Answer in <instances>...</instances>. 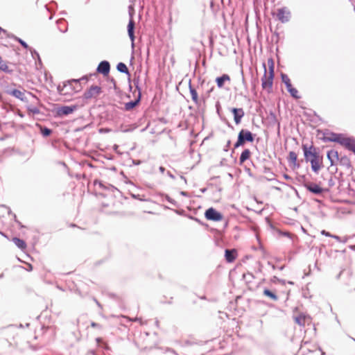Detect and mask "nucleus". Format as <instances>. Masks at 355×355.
Wrapping results in <instances>:
<instances>
[{
    "instance_id": "b1692460",
    "label": "nucleus",
    "mask_w": 355,
    "mask_h": 355,
    "mask_svg": "<svg viewBox=\"0 0 355 355\" xmlns=\"http://www.w3.org/2000/svg\"><path fill=\"white\" fill-rule=\"evenodd\" d=\"M349 139V138L344 137L342 135H338L336 142L340 144L342 146L345 147V144L348 142Z\"/></svg>"
},
{
    "instance_id": "5701e85b",
    "label": "nucleus",
    "mask_w": 355,
    "mask_h": 355,
    "mask_svg": "<svg viewBox=\"0 0 355 355\" xmlns=\"http://www.w3.org/2000/svg\"><path fill=\"white\" fill-rule=\"evenodd\" d=\"M306 318L303 315H300L298 316L295 317V321L300 326H304L305 324Z\"/></svg>"
},
{
    "instance_id": "5fc2aeb1",
    "label": "nucleus",
    "mask_w": 355,
    "mask_h": 355,
    "mask_svg": "<svg viewBox=\"0 0 355 355\" xmlns=\"http://www.w3.org/2000/svg\"><path fill=\"white\" fill-rule=\"evenodd\" d=\"M331 153H332V151H329V152H328V153H327V156L331 155Z\"/></svg>"
},
{
    "instance_id": "bf43d9fd",
    "label": "nucleus",
    "mask_w": 355,
    "mask_h": 355,
    "mask_svg": "<svg viewBox=\"0 0 355 355\" xmlns=\"http://www.w3.org/2000/svg\"><path fill=\"white\" fill-rule=\"evenodd\" d=\"M23 245H24V248H26V243H25V242H24V243H23Z\"/></svg>"
},
{
    "instance_id": "09e8293b",
    "label": "nucleus",
    "mask_w": 355,
    "mask_h": 355,
    "mask_svg": "<svg viewBox=\"0 0 355 355\" xmlns=\"http://www.w3.org/2000/svg\"><path fill=\"white\" fill-rule=\"evenodd\" d=\"M94 301H95V302L96 303V304H97L99 307H101V304L98 302V300H97L94 299Z\"/></svg>"
},
{
    "instance_id": "393cba45",
    "label": "nucleus",
    "mask_w": 355,
    "mask_h": 355,
    "mask_svg": "<svg viewBox=\"0 0 355 355\" xmlns=\"http://www.w3.org/2000/svg\"><path fill=\"white\" fill-rule=\"evenodd\" d=\"M291 96H293L295 99H298L300 98V96L299 95V92L297 89L293 87V89H290L288 91Z\"/></svg>"
},
{
    "instance_id": "a211bd4d",
    "label": "nucleus",
    "mask_w": 355,
    "mask_h": 355,
    "mask_svg": "<svg viewBox=\"0 0 355 355\" xmlns=\"http://www.w3.org/2000/svg\"><path fill=\"white\" fill-rule=\"evenodd\" d=\"M189 92L191 96L192 101L196 103H199V98L197 91L191 85H189Z\"/></svg>"
},
{
    "instance_id": "f704fd0d",
    "label": "nucleus",
    "mask_w": 355,
    "mask_h": 355,
    "mask_svg": "<svg viewBox=\"0 0 355 355\" xmlns=\"http://www.w3.org/2000/svg\"><path fill=\"white\" fill-rule=\"evenodd\" d=\"M338 134L331 133L327 139L332 141H336Z\"/></svg>"
},
{
    "instance_id": "13d9d810",
    "label": "nucleus",
    "mask_w": 355,
    "mask_h": 355,
    "mask_svg": "<svg viewBox=\"0 0 355 355\" xmlns=\"http://www.w3.org/2000/svg\"><path fill=\"white\" fill-rule=\"evenodd\" d=\"M106 158H107L108 159H112V157H105Z\"/></svg>"
},
{
    "instance_id": "4c0bfd02",
    "label": "nucleus",
    "mask_w": 355,
    "mask_h": 355,
    "mask_svg": "<svg viewBox=\"0 0 355 355\" xmlns=\"http://www.w3.org/2000/svg\"><path fill=\"white\" fill-rule=\"evenodd\" d=\"M91 327H92L94 328H98V329L102 328V326L100 324L94 322H91Z\"/></svg>"
},
{
    "instance_id": "473e14b6",
    "label": "nucleus",
    "mask_w": 355,
    "mask_h": 355,
    "mask_svg": "<svg viewBox=\"0 0 355 355\" xmlns=\"http://www.w3.org/2000/svg\"><path fill=\"white\" fill-rule=\"evenodd\" d=\"M0 69L2 71H6L8 69V66L6 63L2 60L0 56Z\"/></svg>"
},
{
    "instance_id": "6e6d98bb",
    "label": "nucleus",
    "mask_w": 355,
    "mask_h": 355,
    "mask_svg": "<svg viewBox=\"0 0 355 355\" xmlns=\"http://www.w3.org/2000/svg\"><path fill=\"white\" fill-rule=\"evenodd\" d=\"M19 42L22 44V40L21 39L18 40Z\"/></svg>"
},
{
    "instance_id": "ddd939ff",
    "label": "nucleus",
    "mask_w": 355,
    "mask_h": 355,
    "mask_svg": "<svg viewBox=\"0 0 355 355\" xmlns=\"http://www.w3.org/2000/svg\"><path fill=\"white\" fill-rule=\"evenodd\" d=\"M236 251L234 249H227L225 251V259L227 262L232 263L236 259Z\"/></svg>"
},
{
    "instance_id": "f03ea898",
    "label": "nucleus",
    "mask_w": 355,
    "mask_h": 355,
    "mask_svg": "<svg viewBox=\"0 0 355 355\" xmlns=\"http://www.w3.org/2000/svg\"><path fill=\"white\" fill-rule=\"evenodd\" d=\"M24 101L26 103H31L26 105L28 111L33 114H39L40 111L38 109L39 99L32 95L31 92H24Z\"/></svg>"
},
{
    "instance_id": "aec40b11",
    "label": "nucleus",
    "mask_w": 355,
    "mask_h": 355,
    "mask_svg": "<svg viewBox=\"0 0 355 355\" xmlns=\"http://www.w3.org/2000/svg\"><path fill=\"white\" fill-rule=\"evenodd\" d=\"M345 148L355 154V139L349 138L348 142L345 144Z\"/></svg>"
},
{
    "instance_id": "0eeeda50",
    "label": "nucleus",
    "mask_w": 355,
    "mask_h": 355,
    "mask_svg": "<svg viewBox=\"0 0 355 355\" xmlns=\"http://www.w3.org/2000/svg\"><path fill=\"white\" fill-rule=\"evenodd\" d=\"M253 139L252 135L250 131L242 130L239 134L238 141L235 146L242 145L245 141H252Z\"/></svg>"
},
{
    "instance_id": "9d476101",
    "label": "nucleus",
    "mask_w": 355,
    "mask_h": 355,
    "mask_svg": "<svg viewBox=\"0 0 355 355\" xmlns=\"http://www.w3.org/2000/svg\"><path fill=\"white\" fill-rule=\"evenodd\" d=\"M110 69V63L107 61H102L100 62L97 67V71L103 74L104 76H107Z\"/></svg>"
},
{
    "instance_id": "4be33fe9",
    "label": "nucleus",
    "mask_w": 355,
    "mask_h": 355,
    "mask_svg": "<svg viewBox=\"0 0 355 355\" xmlns=\"http://www.w3.org/2000/svg\"><path fill=\"white\" fill-rule=\"evenodd\" d=\"M116 69L120 72L130 75L127 66L123 62H119L116 66Z\"/></svg>"
},
{
    "instance_id": "2f4dec72",
    "label": "nucleus",
    "mask_w": 355,
    "mask_h": 355,
    "mask_svg": "<svg viewBox=\"0 0 355 355\" xmlns=\"http://www.w3.org/2000/svg\"><path fill=\"white\" fill-rule=\"evenodd\" d=\"M24 270L27 271H31L33 270L32 266L27 263L26 260H25V257H24Z\"/></svg>"
},
{
    "instance_id": "f8f14e48",
    "label": "nucleus",
    "mask_w": 355,
    "mask_h": 355,
    "mask_svg": "<svg viewBox=\"0 0 355 355\" xmlns=\"http://www.w3.org/2000/svg\"><path fill=\"white\" fill-rule=\"evenodd\" d=\"M77 107L76 105L73 106H62L58 109V113L59 115H68L69 114L73 113Z\"/></svg>"
},
{
    "instance_id": "58836bf2",
    "label": "nucleus",
    "mask_w": 355,
    "mask_h": 355,
    "mask_svg": "<svg viewBox=\"0 0 355 355\" xmlns=\"http://www.w3.org/2000/svg\"><path fill=\"white\" fill-rule=\"evenodd\" d=\"M80 80L72 79L68 81L69 85H73V83L78 84Z\"/></svg>"
},
{
    "instance_id": "052dcab7",
    "label": "nucleus",
    "mask_w": 355,
    "mask_h": 355,
    "mask_svg": "<svg viewBox=\"0 0 355 355\" xmlns=\"http://www.w3.org/2000/svg\"><path fill=\"white\" fill-rule=\"evenodd\" d=\"M26 258H28V259H29V258H30V257H29V255H28V254H26Z\"/></svg>"
},
{
    "instance_id": "680f3d73",
    "label": "nucleus",
    "mask_w": 355,
    "mask_h": 355,
    "mask_svg": "<svg viewBox=\"0 0 355 355\" xmlns=\"http://www.w3.org/2000/svg\"><path fill=\"white\" fill-rule=\"evenodd\" d=\"M1 235H3L5 237H7L3 233L1 232Z\"/></svg>"
},
{
    "instance_id": "c85d7f7f",
    "label": "nucleus",
    "mask_w": 355,
    "mask_h": 355,
    "mask_svg": "<svg viewBox=\"0 0 355 355\" xmlns=\"http://www.w3.org/2000/svg\"><path fill=\"white\" fill-rule=\"evenodd\" d=\"M40 130H41V133L42 134L43 136L44 137H48L51 135V130L47 128H42V127H40Z\"/></svg>"
},
{
    "instance_id": "8fccbe9b",
    "label": "nucleus",
    "mask_w": 355,
    "mask_h": 355,
    "mask_svg": "<svg viewBox=\"0 0 355 355\" xmlns=\"http://www.w3.org/2000/svg\"><path fill=\"white\" fill-rule=\"evenodd\" d=\"M134 321H140L141 320V318H135L134 320Z\"/></svg>"
},
{
    "instance_id": "20e7f679",
    "label": "nucleus",
    "mask_w": 355,
    "mask_h": 355,
    "mask_svg": "<svg viewBox=\"0 0 355 355\" xmlns=\"http://www.w3.org/2000/svg\"><path fill=\"white\" fill-rule=\"evenodd\" d=\"M102 92V88L98 85H92L87 89L83 94L85 99L95 98L98 96Z\"/></svg>"
},
{
    "instance_id": "412c9836",
    "label": "nucleus",
    "mask_w": 355,
    "mask_h": 355,
    "mask_svg": "<svg viewBox=\"0 0 355 355\" xmlns=\"http://www.w3.org/2000/svg\"><path fill=\"white\" fill-rule=\"evenodd\" d=\"M126 158L127 159L125 160V165L128 166H132V165H139L141 162L140 160H135L132 159L131 157H127Z\"/></svg>"
},
{
    "instance_id": "603ef678",
    "label": "nucleus",
    "mask_w": 355,
    "mask_h": 355,
    "mask_svg": "<svg viewBox=\"0 0 355 355\" xmlns=\"http://www.w3.org/2000/svg\"><path fill=\"white\" fill-rule=\"evenodd\" d=\"M167 200H168V202H170L171 203H172V200H171L168 197L167 198Z\"/></svg>"
},
{
    "instance_id": "e2e57ef3",
    "label": "nucleus",
    "mask_w": 355,
    "mask_h": 355,
    "mask_svg": "<svg viewBox=\"0 0 355 355\" xmlns=\"http://www.w3.org/2000/svg\"><path fill=\"white\" fill-rule=\"evenodd\" d=\"M84 79H85V78H82L81 80H84ZM85 80H87V79L85 78Z\"/></svg>"
},
{
    "instance_id": "dca6fc26",
    "label": "nucleus",
    "mask_w": 355,
    "mask_h": 355,
    "mask_svg": "<svg viewBox=\"0 0 355 355\" xmlns=\"http://www.w3.org/2000/svg\"><path fill=\"white\" fill-rule=\"evenodd\" d=\"M303 148H304V155H317L315 148L312 145L308 146L307 144H304V145H303Z\"/></svg>"
},
{
    "instance_id": "39448f33",
    "label": "nucleus",
    "mask_w": 355,
    "mask_h": 355,
    "mask_svg": "<svg viewBox=\"0 0 355 355\" xmlns=\"http://www.w3.org/2000/svg\"><path fill=\"white\" fill-rule=\"evenodd\" d=\"M307 162H311V168L312 170L318 173V171L320 170L322 167H323L322 165V157H305Z\"/></svg>"
},
{
    "instance_id": "ea45409f",
    "label": "nucleus",
    "mask_w": 355,
    "mask_h": 355,
    "mask_svg": "<svg viewBox=\"0 0 355 355\" xmlns=\"http://www.w3.org/2000/svg\"><path fill=\"white\" fill-rule=\"evenodd\" d=\"M321 234L322 235H324V236H328V237H331V236H332V234H331L329 232H327L325 230H322L321 232Z\"/></svg>"
},
{
    "instance_id": "bb28decb",
    "label": "nucleus",
    "mask_w": 355,
    "mask_h": 355,
    "mask_svg": "<svg viewBox=\"0 0 355 355\" xmlns=\"http://www.w3.org/2000/svg\"><path fill=\"white\" fill-rule=\"evenodd\" d=\"M12 241L19 249L22 250V239L17 237H13Z\"/></svg>"
},
{
    "instance_id": "c03bdc74",
    "label": "nucleus",
    "mask_w": 355,
    "mask_h": 355,
    "mask_svg": "<svg viewBox=\"0 0 355 355\" xmlns=\"http://www.w3.org/2000/svg\"><path fill=\"white\" fill-rule=\"evenodd\" d=\"M167 175L172 179H175V176L170 172V171H168L167 172Z\"/></svg>"
},
{
    "instance_id": "7c9ffc66",
    "label": "nucleus",
    "mask_w": 355,
    "mask_h": 355,
    "mask_svg": "<svg viewBox=\"0 0 355 355\" xmlns=\"http://www.w3.org/2000/svg\"><path fill=\"white\" fill-rule=\"evenodd\" d=\"M137 101H131L129 103H125V108L126 110H130L135 107V106L137 105Z\"/></svg>"
},
{
    "instance_id": "37998d69",
    "label": "nucleus",
    "mask_w": 355,
    "mask_h": 355,
    "mask_svg": "<svg viewBox=\"0 0 355 355\" xmlns=\"http://www.w3.org/2000/svg\"><path fill=\"white\" fill-rule=\"evenodd\" d=\"M286 87V89H287L288 92L290 89H293V86L292 85L291 83L290 84L287 85Z\"/></svg>"
},
{
    "instance_id": "49530a36",
    "label": "nucleus",
    "mask_w": 355,
    "mask_h": 355,
    "mask_svg": "<svg viewBox=\"0 0 355 355\" xmlns=\"http://www.w3.org/2000/svg\"><path fill=\"white\" fill-rule=\"evenodd\" d=\"M100 132H109V130L107 129H101Z\"/></svg>"
},
{
    "instance_id": "f3484780",
    "label": "nucleus",
    "mask_w": 355,
    "mask_h": 355,
    "mask_svg": "<svg viewBox=\"0 0 355 355\" xmlns=\"http://www.w3.org/2000/svg\"><path fill=\"white\" fill-rule=\"evenodd\" d=\"M134 28H135V22H134V20L132 19H131L129 21V23L128 25V35L132 42H133L135 40Z\"/></svg>"
},
{
    "instance_id": "f257e3e1",
    "label": "nucleus",
    "mask_w": 355,
    "mask_h": 355,
    "mask_svg": "<svg viewBox=\"0 0 355 355\" xmlns=\"http://www.w3.org/2000/svg\"><path fill=\"white\" fill-rule=\"evenodd\" d=\"M263 67L264 69V73L261 78V87L262 89L267 94H270L272 92L275 73H272V71H267V68L265 63L263 64Z\"/></svg>"
},
{
    "instance_id": "7ed1b4c3",
    "label": "nucleus",
    "mask_w": 355,
    "mask_h": 355,
    "mask_svg": "<svg viewBox=\"0 0 355 355\" xmlns=\"http://www.w3.org/2000/svg\"><path fill=\"white\" fill-rule=\"evenodd\" d=\"M331 163V166L339 164L340 166L349 169L351 168V162L349 157H327Z\"/></svg>"
},
{
    "instance_id": "79ce46f5",
    "label": "nucleus",
    "mask_w": 355,
    "mask_h": 355,
    "mask_svg": "<svg viewBox=\"0 0 355 355\" xmlns=\"http://www.w3.org/2000/svg\"><path fill=\"white\" fill-rule=\"evenodd\" d=\"M250 151L248 150H245L242 152L241 155H249Z\"/></svg>"
},
{
    "instance_id": "4468645a",
    "label": "nucleus",
    "mask_w": 355,
    "mask_h": 355,
    "mask_svg": "<svg viewBox=\"0 0 355 355\" xmlns=\"http://www.w3.org/2000/svg\"><path fill=\"white\" fill-rule=\"evenodd\" d=\"M232 113L234 114V121L236 124L241 122V118L244 115V112L241 108H233L232 110Z\"/></svg>"
},
{
    "instance_id": "a878e982",
    "label": "nucleus",
    "mask_w": 355,
    "mask_h": 355,
    "mask_svg": "<svg viewBox=\"0 0 355 355\" xmlns=\"http://www.w3.org/2000/svg\"><path fill=\"white\" fill-rule=\"evenodd\" d=\"M268 70H267L268 72H271L272 73H275L274 69V62L272 59H268Z\"/></svg>"
},
{
    "instance_id": "de8ad7c7",
    "label": "nucleus",
    "mask_w": 355,
    "mask_h": 355,
    "mask_svg": "<svg viewBox=\"0 0 355 355\" xmlns=\"http://www.w3.org/2000/svg\"><path fill=\"white\" fill-rule=\"evenodd\" d=\"M180 194H181V195H182V196H187V192H185V191H181V192H180Z\"/></svg>"
},
{
    "instance_id": "6e6552de",
    "label": "nucleus",
    "mask_w": 355,
    "mask_h": 355,
    "mask_svg": "<svg viewBox=\"0 0 355 355\" xmlns=\"http://www.w3.org/2000/svg\"><path fill=\"white\" fill-rule=\"evenodd\" d=\"M290 15V11L286 7L281 8L277 10V17L279 21H281L283 23L287 22L289 20Z\"/></svg>"
},
{
    "instance_id": "a19ab883",
    "label": "nucleus",
    "mask_w": 355,
    "mask_h": 355,
    "mask_svg": "<svg viewBox=\"0 0 355 355\" xmlns=\"http://www.w3.org/2000/svg\"><path fill=\"white\" fill-rule=\"evenodd\" d=\"M240 157V162H241V164H242L245 161H246L250 157Z\"/></svg>"
},
{
    "instance_id": "864d4df0",
    "label": "nucleus",
    "mask_w": 355,
    "mask_h": 355,
    "mask_svg": "<svg viewBox=\"0 0 355 355\" xmlns=\"http://www.w3.org/2000/svg\"><path fill=\"white\" fill-rule=\"evenodd\" d=\"M289 155H290V156H292V155H295V154H294L293 152H291V153H289Z\"/></svg>"
},
{
    "instance_id": "c9c22d12",
    "label": "nucleus",
    "mask_w": 355,
    "mask_h": 355,
    "mask_svg": "<svg viewBox=\"0 0 355 355\" xmlns=\"http://www.w3.org/2000/svg\"><path fill=\"white\" fill-rule=\"evenodd\" d=\"M335 184V180L334 178L331 177L328 180V185L329 187H332Z\"/></svg>"
},
{
    "instance_id": "cd10ccee",
    "label": "nucleus",
    "mask_w": 355,
    "mask_h": 355,
    "mask_svg": "<svg viewBox=\"0 0 355 355\" xmlns=\"http://www.w3.org/2000/svg\"><path fill=\"white\" fill-rule=\"evenodd\" d=\"M10 94L18 98L21 99L22 93L21 92V91H19L18 89H12L11 91H10Z\"/></svg>"
},
{
    "instance_id": "a18cd8bd",
    "label": "nucleus",
    "mask_w": 355,
    "mask_h": 355,
    "mask_svg": "<svg viewBox=\"0 0 355 355\" xmlns=\"http://www.w3.org/2000/svg\"><path fill=\"white\" fill-rule=\"evenodd\" d=\"M159 171H160L161 173H163L165 171V168H164V167H163V166H160V167L159 168Z\"/></svg>"
},
{
    "instance_id": "3c124183",
    "label": "nucleus",
    "mask_w": 355,
    "mask_h": 355,
    "mask_svg": "<svg viewBox=\"0 0 355 355\" xmlns=\"http://www.w3.org/2000/svg\"><path fill=\"white\" fill-rule=\"evenodd\" d=\"M23 45H24V48H27V45H26V44L24 42L23 43Z\"/></svg>"
},
{
    "instance_id": "e433bc0d",
    "label": "nucleus",
    "mask_w": 355,
    "mask_h": 355,
    "mask_svg": "<svg viewBox=\"0 0 355 355\" xmlns=\"http://www.w3.org/2000/svg\"><path fill=\"white\" fill-rule=\"evenodd\" d=\"M288 158H289V162L291 164H293L294 165L296 164V161H297V157H288Z\"/></svg>"
},
{
    "instance_id": "9b49d317",
    "label": "nucleus",
    "mask_w": 355,
    "mask_h": 355,
    "mask_svg": "<svg viewBox=\"0 0 355 355\" xmlns=\"http://www.w3.org/2000/svg\"><path fill=\"white\" fill-rule=\"evenodd\" d=\"M94 186L98 187L99 189H101L102 190H109V191H112L116 190V188L115 187L112 186V184H105V183L103 182L102 181L98 180H94Z\"/></svg>"
},
{
    "instance_id": "4d7b16f0",
    "label": "nucleus",
    "mask_w": 355,
    "mask_h": 355,
    "mask_svg": "<svg viewBox=\"0 0 355 355\" xmlns=\"http://www.w3.org/2000/svg\"><path fill=\"white\" fill-rule=\"evenodd\" d=\"M17 260H18L19 261H20V262H22V260H21L20 258H19V257H17Z\"/></svg>"
},
{
    "instance_id": "2eb2a0df",
    "label": "nucleus",
    "mask_w": 355,
    "mask_h": 355,
    "mask_svg": "<svg viewBox=\"0 0 355 355\" xmlns=\"http://www.w3.org/2000/svg\"><path fill=\"white\" fill-rule=\"evenodd\" d=\"M230 77L227 74H223L222 76L216 78L217 86L219 88H222L225 82H230Z\"/></svg>"
},
{
    "instance_id": "c756f323",
    "label": "nucleus",
    "mask_w": 355,
    "mask_h": 355,
    "mask_svg": "<svg viewBox=\"0 0 355 355\" xmlns=\"http://www.w3.org/2000/svg\"><path fill=\"white\" fill-rule=\"evenodd\" d=\"M281 78L282 82L286 85V86L291 83L290 78L286 74L282 73Z\"/></svg>"
},
{
    "instance_id": "6ab92c4d",
    "label": "nucleus",
    "mask_w": 355,
    "mask_h": 355,
    "mask_svg": "<svg viewBox=\"0 0 355 355\" xmlns=\"http://www.w3.org/2000/svg\"><path fill=\"white\" fill-rule=\"evenodd\" d=\"M263 293L264 295H266V297L270 298L273 301H277L278 300V296L275 293H273L272 291H270L268 288H265L263 290Z\"/></svg>"
},
{
    "instance_id": "1a4fd4ad",
    "label": "nucleus",
    "mask_w": 355,
    "mask_h": 355,
    "mask_svg": "<svg viewBox=\"0 0 355 355\" xmlns=\"http://www.w3.org/2000/svg\"><path fill=\"white\" fill-rule=\"evenodd\" d=\"M304 187L310 192L317 195L322 193L324 191V189L317 184L311 182H306L304 184Z\"/></svg>"
},
{
    "instance_id": "423d86ee",
    "label": "nucleus",
    "mask_w": 355,
    "mask_h": 355,
    "mask_svg": "<svg viewBox=\"0 0 355 355\" xmlns=\"http://www.w3.org/2000/svg\"><path fill=\"white\" fill-rule=\"evenodd\" d=\"M205 216L207 220L212 221H220L223 220V215L215 209L210 207L206 210Z\"/></svg>"
},
{
    "instance_id": "72a5a7b5",
    "label": "nucleus",
    "mask_w": 355,
    "mask_h": 355,
    "mask_svg": "<svg viewBox=\"0 0 355 355\" xmlns=\"http://www.w3.org/2000/svg\"><path fill=\"white\" fill-rule=\"evenodd\" d=\"M331 238H334V239H336L338 242H343V243H346L347 241V240H348L347 237H345L343 239H341V238L340 236H337V235H332Z\"/></svg>"
}]
</instances>
